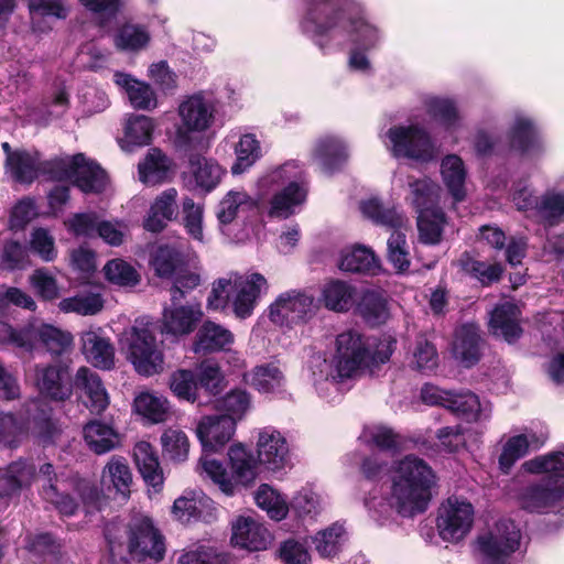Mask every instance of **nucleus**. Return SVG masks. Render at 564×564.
I'll use <instances>...</instances> for the list:
<instances>
[{
  "label": "nucleus",
  "instance_id": "f3484780",
  "mask_svg": "<svg viewBox=\"0 0 564 564\" xmlns=\"http://www.w3.org/2000/svg\"><path fill=\"white\" fill-rule=\"evenodd\" d=\"M33 383L39 393L53 401H64L72 395L67 368L57 365H36Z\"/></svg>",
  "mask_w": 564,
  "mask_h": 564
},
{
  "label": "nucleus",
  "instance_id": "6e6d98bb",
  "mask_svg": "<svg viewBox=\"0 0 564 564\" xmlns=\"http://www.w3.org/2000/svg\"><path fill=\"white\" fill-rule=\"evenodd\" d=\"M160 441L164 457L174 463H183L187 459L189 440L182 430L170 427L163 432Z\"/></svg>",
  "mask_w": 564,
  "mask_h": 564
},
{
  "label": "nucleus",
  "instance_id": "6e6552de",
  "mask_svg": "<svg viewBox=\"0 0 564 564\" xmlns=\"http://www.w3.org/2000/svg\"><path fill=\"white\" fill-rule=\"evenodd\" d=\"M361 213L375 224L392 229L387 242V258L398 272L410 268V252L406 242L409 220L397 207L384 206L379 199L370 198L361 203Z\"/></svg>",
  "mask_w": 564,
  "mask_h": 564
},
{
  "label": "nucleus",
  "instance_id": "2eb2a0df",
  "mask_svg": "<svg viewBox=\"0 0 564 564\" xmlns=\"http://www.w3.org/2000/svg\"><path fill=\"white\" fill-rule=\"evenodd\" d=\"M235 432V419L223 414L203 416L196 425V435L205 454L224 448Z\"/></svg>",
  "mask_w": 564,
  "mask_h": 564
},
{
  "label": "nucleus",
  "instance_id": "774afa93",
  "mask_svg": "<svg viewBox=\"0 0 564 564\" xmlns=\"http://www.w3.org/2000/svg\"><path fill=\"white\" fill-rule=\"evenodd\" d=\"M344 535V527L335 523L314 536L315 550L323 557H333L338 553Z\"/></svg>",
  "mask_w": 564,
  "mask_h": 564
},
{
  "label": "nucleus",
  "instance_id": "052dcab7",
  "mask_svg": "<svg viewBox=\"0 0 564 564\" xmlns=\"http://www.w3.org/2000/svg\"><path fill=\"white\" fill-rule=\"evenodd\" d=\"M106 279L118 286L133 288L140 282V274L129 262L122 259L109 260L104 267Z\"/></svg>",
  "mask_w": 564,
  "mask_h": 564
},
{
  "label": "nucleus",
  "instance_id": "9d476101",
  "mask_svg": "<svg viewBox=\"0 0 564 564\" xmlns=\"http://www.w3.org/2000/svg\"><path fill=\"white\" fill-rule=\"evenodd\" d=\"M521 532L514 521L501 519L478 534L475 554L481 564H510V556L519 549Z\"/></svg>",
  "mask_w": 564,
  "mask_h": 564
},
{
  "label": "nucleus",
  "instance_id": "423d86ee",
  "mask_svg": "<svg viewBox=\"0 0 564 564\" xmlns=\"http://www.w3.org/2000/svg\"><path fill=\"white\" fill-rule=\"evenodd\" d=\"M106 538L111 556L122 561H127L128 556L137 561H160L165 552L163 536L152 520L143 514L133 516L126 525H107Z\"/></svg>",
  "mask_w": 564,
  "mask_h": 564
},
{
  "label": "nucleus",
  "instance_id": "4d7b16f0",
  "mask_svg": "<svg viewBox=\"0 0 564 564\" xmlns=\"http://www.w3.org/2000/svg\"><path fill=\"white\" fill-rule=\"evenodd\" d=\"M191 166L196 185L206 192L214 189L220 182L223 169L216 162L196 156L191 160Z\"/></svg>",
  "mask_w": 564,
  "mask_h": 564
},
{
  "label": "nucleus",
  "instance_id": "72a5a7b5",
  "mask_svg": "<svg viewBox=\"0 0 564 564\" xmlns=\"http://www.w3.org/2000/svg\"><path fill=\"white\" fill-rule=\"evenodd\" d=\"M543 442H541L533 432L509 437L503 444L502 452L499 456L500 469L508 474L517 460L524 457L530 449L540 448Z\"/></svg>",
  "mask_w": 564,
  "mask_h": 564
},
{
  "label": "nucleus",
  "instance_id": "c9c22d12",
  "mask_svg": "<svg viewBox=\"0 0 564 564\" xmlns=\"http://www.w3.org/2000/svg\"><path fill=\"white\" fill-rule=\"evenodd\" d=\"M338 267L346 272L375 274L379 270V261L371 249L354 246L341 251Z\"/></svg>",
  "mask_w": 564,
  "mask_h": 564
},
{
  "label": "nucleus",
  "instance_id": "c85d7f7f",
  "mask_svg": "<svg viewBox=\"0 0 564 564\" xmlns=\"http://www.w3.org/2000/svg\"><path fill=\"white\" fill-rule=\"evenodd\" d=\"M35 467L26 460H17L0 469V497H13L31 486Z\"/></svg>",
  "mask_w": 564,
  "mask_h": 564
},
{
  "label": "nucleus",
  "instance_id": "e433bc0d",
  "mask_svg": "<svg viewBox=\"0 0 564 564\" xmlns=\"http://www.w3.org/2000/svg\"><path fill=\"white\" fill-rule=\"evenodd\" d=\"M101 485L107 489L113 488L123 498L129 496L132 474L123 457L113 456L110 458L102 469Z\"/></svg>",
  "mask_w": 564,
  "mask_h": 564
},
{
  "label": "nucleus",
  "instance_id": "864d4df0",
  "mask_svg": "<svg viewBox=\"0 0 564 564\" xmlns=\"http://www.w3.org/2000/svg\"><path fill=\"white\" fill-rule=\"evenodd\" d=\"M445 223V214L440 208L421 212L417 215L420 241L425 245L440 243Z\"/></svg>",
  "mask_w": 564,
  "mask_h": 564
},
{
  "label": "nucleus",
  "instance_id": "e2e57ef3",
  "mask_svg": "<svg viewBox=\"0 0 564 564\" xmlns=\"http://www.w3.org/2000/svg\"><path fill=\"white\" fill-rule=\"evenodd\" d=\"M357 310L370 325H380L388 318L386 300L376 292H366L358 303Z\"/></svg>",
  "mask_w": 564,
  "mask_h": 564
},
{
  "label": "nucleus",
  "instance_id": "c756f323",
  "mask_svg": "<svg viewBox=\"0 0 564 564\" xmlns=\"http://www.w3.org/2000/svg\"><path fill=\"white\" fill-rule=\"evenodd\" d=\"M83 354L96 368L110 370L115 366V348L109 338L97 330H87L82 335Z\"/></svg>",
  "mask_w": 564,
  "mask_h": 564
},
{
  "label": "nucleus",
  "instance_id": "dca6fc26",
  "mask_svg": "<svg viewBox=\"0 0 564 564\" xmlns=\"http://www.w3.org/2000/svg\"><path fill=\"white\" fill-rule=\"evenodd\" d=\"M518 501L529 512L543 513L561 506L564 501V482L542 480L521 489Z\"/></svg>",
  "mask_w": 564,
  "mask_h": 564
},
{
  "label": "nucleus",
  "instance_id": "39448f33",
  "mask_svg": "<svg viewBox=\"0 0 564 564\" xmlns=\"http://www.w3.org/2000/svg\"><path fill=\"white\" fill-rule=\"evenodd\" d=\"M391 481L392 498L395 499L399 514L412 517L426 510L435 475L424 459L406 455L394 462Z\"/></svg>",
  "mask_w": 564,
  "mask_h": 564
},
{
  "label": "nucleus",
  "instance_id": "79ce46f5",
  "mask_svg": "<svg viewBox=\"0 0 564 564\" xmlns=\"http://www.w3.org/2000/svg\"><path fill=\"white\" fill-rule=\"evenodd\" d=\"M245 379L261 393H274L284 384L283 372L275 364L257 366L246 373Z\"/></svg>",
  "mask_w": 564,
  "mask_h": 564
},
{
  "label": "nucleus",
  "instance_id": "20e7f679",
  "mask_svg": "<svg viewBox=\"0 0 564 564\" xmlns=\"http://www.w3.org/2000/svg\"><path fill=\"white\" fill-rule=\"evenodd\" d=\"M258 191L259 207L265 208L270 218L286 219L306 200L303 169L295 161L285 162L259 178Z\"/></svg>",
  "mask_w": 564,
  "mask_h": 564
},
{
  "label": "nucleus",
  "instance_id": "412c9836",
  "mask_svg": "<svg viewBox=\"0 0 564 564\" xmlns=\"http://www.w3.org/2000/svg\"><path fill=\"white\" fill-rule=\"evenodd\" d=\"M349 156L347 143L334 134L316 139L312 149V159L325 174L339 171Z\"/></svg>",
  "mask_w": 564,
  "mask_h": 564
},
{
  "label": "nucleus",
  "instance_id": "bb28decb",
  "mask_svg": "<svg viewBox=\"0 0 564 564\" xmlns=\"http://www.w3.org/2000/svg\"><path fill=\"white\" fill-rule=\"evenodd\" d=\"M520 310L511 302H503L491 312L489 327L495 336L508 343L516 341L522 334L519 325Z\"/></svg>",
  "mask_w": 564,
  "mask_h": 564
},
{
  "label": "nucleus",
  "instance_id": "7ed1b4c3",
  "mask_svg": "<svg viewBox=\"0 0 564 564\" xmlns=\"http://www.w3.org/2000/svg\"><path fill=\"white\" fill-rule=\"evenodd\" d=\"M395 340L384 338L379 341L375 351L370 352L364 337L356 330H347L337 336L334 365L322 355H314L310 361V370L314 384L329 383L357 376L365 369L372 371L375 367L389 361Z\"/></svg>",
  "mask_w": 564,
  "mask_h": 564
},
{
  "label": "nucleus",
  "instance_id": "13d9d810",
  "mask_svg": "<svg viewBox=\"0 0 564 564\" xmlns=\"http://www.w3.org/2000/svg\"><path fill=\"white\" fill-rule=\"evenodd\" d=\"M236 162L231 166L232 174H241L252 166L261 156L259 141L253 134H243L235 149Z\"/></svg>",
  "mask_w": 564,
  "mask_h": 564
},
{
  "label": "nucleus",
  "instance_id": "f8f14e48",
  "mask_svg": "<svg viewBox=\"0 0 564 564\" xmlns=\"http://www.w3.org/2000/svg\"><path fill=\"white\" fill-rule=\"evenodd\" d=\"M319 302L304 290H290L281 293L269 306L271 322L280 326L291 327L304 324L318 312Z\"/></svg>",
  "mask_w": 564,
  "mask_h": 564
},
{
  "label": "nucleus",
  "instance_id": "8fccbe9b",
  "mask_svg": "<svg viewBox=\"0 0 564 564\" xmlns=\"http://www.w3.org/2000/svg\"><path fill=\"white\" fill-rule=\"evenodd\" d=\"M535 214L547 226H555L564 221V194L555 189H547L536 202Z\"/></svg>",
  "mask_w": 564,
  "mask_h": 564
},
{
  "label": "nucleus",
  "instance_id": "a18cd8bd",
  "mask_svg": "<svg viewBox=\"0 0 564 564\" xmlns=\"http://www.w3.org/2000/svg\"><path fill=\"white\" fill-rule=\"evenodd\" d=\"M410 196L409 199L414 206L417 215L421 212L433 210L438 202L440 186L431 178L424 177L409 182Z\"/></svg>",
  "mask_w": 564,
  "mask_h": 564
},
{
  "label": "nucleus",
  "instance_id": "f03ea898",
  "mask_svg": "<svg viewBox=\"0 0 564 564\" xmlns=\"http://www.w3.org/2000/svg\"><path fill=\"white\" fill-rule=\"evenodd\" d=\"M6 170L15 182L23 184H30L40 175H45L51 180H72L84 193H99L106 186L105 171L82 153L42 161L37 151L20 149L10 156V164Z\"/></svg>",
  "mask_w": 564,
  "mask_h": 564
},
{
  "label": "nucleus",
  "instance_id": "5fc2aeb1",
  "mask_svg": "<svg viewBox=\"0 0 564 564\" xmlns=\"http://www.w3.org/2000/svg\"><path fill=\"white\" fill-rule=\"evenodd\" d=\"M154 128L155 123L152 118L133 115L126 122L123 142L133 147L147 145L152 140Z\"/></svg>",
  "mask_w": 564,
  "mask_h": 564
},
{
  "label": "nucleus",
  "instance_id": "393cba45",
  "mask_svg": "<svg viewBox=\"0 0 564 564\" xmlns=\"http://www.w3.org/2000/svg\"><path fill=\"white\" fill-rule=\"evenodd\" d=\"M177 191L173 187L163 191L155 197L143 219L147 231L160 232L169 221L173 220L177 210Z\"/></svg>",
  "mask_w": 564,
  "mask_h": 564
},
{
  "label": "nucleus",
  "instance_id": "4c0bfd02",
  "mask_svg": "<svg viewBox=\"0 0 564 564\" xmlns=\"http://www.w3.org/2000/svg\"><path fill=\"white\" fill-rule=\"evenodd\" d=\"M83 433L88 447L98 455L112 451L120 443L119 435L113 427L100 421L88 422L84 426Z\"/></svg>",
  "mask_w": 564,
  "mask_h": 564
},
{
  "label": "nucleus",
  "instance_id": "49530a36",
  "mask_svg": "<svg viewBox=\"0 0 564 564\" xmlns=\"http://www.w3.org/2000/svg\"><path fill=\"white\" fill-rule=\"evenodd\" d=\"M170 402L162 394L144 391L134 399L135 412L153 423L164 422L170 413Z\"/></svg>",
  "mask_w": 564,
  "mask_h": 564
},
{
  "label": "nucleus",
  "instance_id": "3c124183",
  "mask_svg": "<svg viewBox=\"0 0 564 564\" xmlns=\"http://www.w3.org/2000/svg\"><path fill=\"white\" fill-rule=\"evenodd\" d=\"M361 438L382 451L400 452L405 448V438L386 425H372L364 429Z\"/></svg>",
  "mask_w": 564,
  "mask_h": 564
},
{
  "label": "nucleus",
  "instance_id": "09e8293b",
  "mask_svg": "<svg viewBox=\"0 0 564 564\" xmlns=\"http://www.w3.org/2000/svg\"><path fill=\"white\" fill-rule=\"evenodd\" d=\"M256 205L254 200L243 191H230L219 202L217 219L221 227L231 224L240 212L249 210Z\"/></svg>",
  "mask_w": 564,
  "mask_h": 564
},
{
  "label": "nucleus",
  "instance_id": "b1692460",
  "mask_svg": "<svg viewBox=\"0 0 564 564\" xmlns=\"http://www.w3.org/2000/svg\"><path fill=\"white\" fill-rule=\"evenodd\" d=\"M511 147L524 155H538L544 145L534 122L524 115H517L510 129Z\"/></svg>",
  "mask_w": 564,
  "mask_h": 564
},
{
  "label": "nucleus",
  "instance_id": "c03bdc74",
  "mask_svg": "<svg viewBox=\"0 0 564 564\" xmlns=\"http://www.w3.org/2000/svg\"><path fill=\"white\" fill-rule=\"evenodd\" d=\"M138 167L140 181L147 185H154L166 178L171 160L160 149L153 148Z\"/></svg>",
  "mask_w": 564,
  "mask_h": 564
},
{
  "label": "nucleus",
  "instance_id": "1a4fd4ad",
  "mask_svg": "<svg viewBox=\"0 0 564 564\" xmlns=\"http://www.w3.org/2000/svg\"><path fill=\"white\" fill-rule=\"evenodd\" d=\"M228 457L231 467V476L227 473L223 464L207 455L199 460L203 473L226 496H234L239 485L248 486L257 476V460L251 452L243 445L235 444L230 446Z\"/></svg>",
  "mask_w": 564,
  "mask_h": 564
},
{
  "label": "nucleus",
  "instance_id": "a19ab883",
  "mask_svg": "<svg viewBox=\"0 0 564 564\" xmlns=\"http://www.w3.org/2000/svg\"><path fill=\"white\" fill-rule=\"evenodd\" d=\"M355 292L349 283L332 280L323 286L321 301L327 310L347 312L354 303Z\"/></svg>",
  "mask_w": 564,
  "mask_h": 564
},
{
  "label": "nucleus",
  "instance_id": "aec40b11",
  "mask_svg": "<svg viewBox=\"0 0 564 564\" xmlns=\"http://www.w3.org/2000/svg\"><path fill=\"white\" fill-rule=\"evenodd\" d=\"M182 127L189 132H203L209 129L215 119V106L203 94H194L178 106Z\"/></svg>",
  "mask_w": 564,
  "mask_h": 564
},
{
  "label": "nucleus",
  "instance_id": "2f4dec72",
  "mask_svg": "<svg viewBox=\"0 0 564 564\" xmlns=\"http://www.w3.org/2000/svg\"><path fill=\"white\" fill-rule=\"evenodd\" d=\"M29 332L30 348L28 350H32L37 343H41L51 354L62 355L73 340L69 333L48 324H31L29 325Z\"/></svg>",
  "mask_w": 564,
  "mask_h": 564
},
{
  "label": "nucleus",
  "instance_id": "5701e85b",
  "mask_svg": "<svg viewBox=\"0 0 564 564\" xmlns=\"http://www.w3.org/2000/svg\"><path fill=\"white\" fill-rule=\"evenodd\" d=\"M235 341L234 334L220 324L205 321L198 328L193 343L195 354H212L229 350Z\"/></svg>",
  "mask_w": 564,
  "mask_h": 564
},
{
  "label": "nucleus",
  "instance_id": "ea45409f",
  "mask_svg": "<svg viewBox=\"0 0 564 564\" xmlns=\"http://www.w3.org/2000/svg\"><path fill=\"white\" fill-rule=\"evenodd\" d=\"M524 470L531 474H546V481L564 482V452L554 451L523 463Z\"/></svg>",
  "mask_w": 564,
  "mask_h": 564
},
{
  "label": "nucleus",
  "instance_id": "473e14b6",
  "mask_svg": "<svg viewBox=\"0 0 564 564\" xmlns=\"http://www.w3.org/2000/svg\"><path fill=\"white\" fill-rule=\"evenodd\" d=\"M115 83L124 89L131 106L135 109L152 110L158 106V99L152 87L124 73L113 75Z\"/></svg>",
  "mask_w": 564,
  "mask_h": 564
},
{
  "label": "nucleus",
  "instance_id": "680f3d73",
  "mask_svg": "<svg viewBox=\"0 0 564 564\" xmlns=\"http://www.w3.org/2000/svg\"><path fill=\"white\" fill-rule=\"evenodd\" d=\"M254 499L258 507L265 510L271 519L280 521L286 517V501L269 485H261L256 491Z\"/></svg>",
  "mask_w": 564,
  "mask_h": 564
},
{
  "label": "nucleus",
  "instance_id": "7c9ffc66",
  "mask_svg": "<svg viewBox=\"0 0 564 564\" xmlns=\"http://www.w3.org/2000/svg\"><path fill=\"white\" fill-rule=\"evenodd\" d=\"M479 328L474 324L460 326L453 341V355L464 367L469 368L480 359Z\"/></svg>",
  "mask_w": 564,
  "mask_h": 564
},
{
  "label": "nucleus",
  "instance_id": "f704fd0d",
  "mask_svg": "<svg viewBox=\"0 0 564 564\" xmlns=\"http://www.w3.org/2000/svg\"><path fill=\"white\" fill-rule=\"evenodd\" d=\"M135 465L144 481L153 488H161L164 481L155 449L148 442H139L133 448Z\"/></svg>",
  "mask_w": 564,
  "mask_h": 564
},
{
  "label": "nucleus",
  "instance_id": "4468645a",
  "mask_svg": "<svg viewBox=\"0 0 564 564\" xmlns=\"http://www.w3.org/2000/svg\"><path fill=\"white\" fill-rule=\"evenodd\" d=\"M232 285V312L237 318L246 319L253 314L262 291H267V280L260 273L234 274Z\"/></svg>",
  "mask_w": 564,
  "mask_h": 564
},
{
  "label": "nucleus",
  "instance_id": "338daca9",
  "mask_svg": "<svg viewBox=\"0 0 564 564\" xmlns=\"http://www.w3.org/2000/svg\"><path fill=\"white\" fill-rule=\"evenodd\" d=\"M459 262L464 271L479 280L484 285L499 281L502 274V267L499 263L478 261L468 254H464Z\"/></svg>",
  "mask_w": 564,
  "mask_h": 564
},
{
  "label": "nucleus",
  "instance_id": "4be33fe9",
  "mask_svg": "<svg viewBox=\"0 0 564 564\" xmlns=\"http://www.w3.org/2000/svg\"><path fill=\"white\" fill-rule=\"evenodd\" d=\"M35 478L42 482L41 496L52 503L55 509L64 516H72L77 509L76 501L62 491L59 480L51 463H44L40 466Z\"/></svg>",
  "mask_w": 564,
  "mask_h": 564
},
{
  "label": "nucleus",
  "instance_id": "f257e3e1",
  "mask_svg": "<svg viewBox=\"0 0 564 564\" xmlns=\"http://www.w3.org/2000/svg\"><path fill=\"white\" fill-rule=\"evenodd\" d=\"M346 0H305L301 29L315 43L324 47L330 42L347 41L362 50L377 45L380 35L376 26L362 17H347L341 10Z\"/></svg>",
  "mask_w": 564,
  "mask_h": 564
},
{
  "label": "nucleus",
  "instance_id": "69168bd1",
  "mask_svg": "<svg viewBox=\"0 0 564 564\" xmlns=\"http://www.w3.org/2000/svg\"><path fill=\"white\" fill-rule=\"evenodd\" d=\"M203 206L192 198L185 197L182 202V224L187 235L199 242H204Z\"/></svg>",
  "mask_w": 564,
  "mask_h": 564
},
{
  "label": "nucleus",
  "instance_id": "cd10ccee",
  "mask_svg": "<svg viewBox=\"0 0 564 564\" xmlns=\"http://www.w3.org/2000/svg\"><path fill=\"white\" fill-rule=\"evenodd\" d=\"M268 530L250 517H239L232 523L231 541L250 551L263 550L269 543Z\"/></svg>",
  "mask_w": 564,
  "mask_h": 564
},
{
  "label": "nucleus",
  "instance_id": "a878e982",
  "mask_svg": "<svg viewBox=\"0 0 564 564\" xmlns=\"http://www.w3.org/2000/svg\"><path fill=\"white\" fill-rule=\"evenodd\" d=\"M74 384L84 391L87 398V406L91 413L100 414L109 405V395L97 372L87 367H80L76 375Z\"/></svg>",
  "mask_w": 564,
  "mask_h": 564
},
{
  "label": "nucleus",
  "instance_id": "0e129e2a",
  "mask_svg": "<svg viewBox=\"0 0 564 564\" xmlns=\"http://www.w3.org/2000/svg\"><path fill=\"white\" fill-rule=\"evenodd\" d=\"M58 307L64 313H76L83 316L95 315L102 310L104 301L99 294H82L62 300Z\"/></svg>",
  "mask_w": 564,
  "mask_h": 564
},
{
  "label": "nucleus",
  "instance_id": "a211bd4d",
  "mask_svg": "<svg viewBox=\"0 0 564 564\" xmlns=\"http://www.w3.org/2000/svg\"><path fill=\"white\" fill-rule=\"evenodd\" d=\"M257 453L259 462L271 470L284 468L290 463V448L285 436L272 426L258 433Z\"/></svg>",
  "mask_w": 564,
  "mask_h": 564
},
{
  "label": "nucleus",
  "instance_id": "37998d69",
  "mask_svg": "<svg viewBox=\"0 0 564 564\" xmlns=\"http://www.w3.org/2000/svg\"><path fill=\"white\" fill-rule=\"evenodd\" d=\"M447 409L475 422L488 419L490 411L488 404H481L479 398L470 391L453 392Z\"/></svg>",
  "mask_w": 564,
  "mask_h": 564
},
{
  "label": "nucleus",
  "instance_id": "bf43d9fd",
  "mask_svg": "<svg viewBox=\"0 0 564 564\" xmlns=\"http://www.w3.org/2000/svg\"><path fill=\"white\" fill-rule=\"evenodd\" d=\"M183 264L182 254L169 246L159 247L151 260L155 274L163 279H172Z\"/></svg>",
  "mask_w": 564,
  "mask_h": 564
},
{
  "label": "nucleus",
  "instance_id": "0eeeda50",
  "mask_svg": "<svg viewBox=\"0 0 564 564\" xmlns=\"http://www.w3.org/2000/svg\"><path fill=\"white\" fill-rule=\"evenodd\" d=\"M118 343L121 352L139 375L150 377L163 371L164 356L159 348L153 323L137 319L132 326L123 329Z\"/></svg>",
  "mask_w": 564,
  "mask_h": 564
},
{
  "label": "nucleus",
  "instance_id": "9b49d317",
  "mask_svg": "<svg viewBox=\"0 0 564 564\" xmlns=\"http://www.w3.org/2000/svg\"><path fill=\"white\" fill-rule=\"evenodd\" d=\"M386 137L387 148L395 158L427 162L437 154L430 134L417 124L393 126L387 131Z\"/></svg>",
  "mask_w": 564,
  "mask_h": 564
},
{
  "label": "nucleus",
  "instance_id": "ddd939ff",
  "mask_svg": "<svg viewBox=\"0 0 564 564\" xmlns=\"http://www.w3.org/2000/svg\"><path fill=\"white\" fill-rule=\"evenodd\" d=\"M474 522V508L466 500L451 497L444 502L437 517V529L443 540L457 542L470 531Z\"/></svg>",
  "mask_w": 564,
  "mask_h": 564
},
{
  "label": "nucleus",
  "instance_id": "58836bf2",
  "mask_svg": "<svg viewBox=\"0 0 564 564\" xmlns=\"http://www.w3.org/2000/svg\"><path fill=\"white\" fill-rule=\"evenodd\" d=\"M441 174L454 200H463L466 195V170L462 159L455 154L445 156L441 163Z\"/></svg>",
  "mask_w": 564,
  "mask_h": 564
},
{
  "label": "nucleus",
  "instance_id": "603ef678",
  "mask_svg": "<svg viewBox=\"0 0 564 564\" xmlns=\"http://www.w3.org/2000/svg\"><path fill=\"white\" fill-rule=\"evenodd\" d=\"M169 387L177 399L200 404L198 381L193 370L177 369L172 372L169 378Z\"/></svg>",
  "mask_w": 564,
  "mask_h": 564
},
{
  "label": "nucleus",
  "instance_id": "de8ad7c7",
  "mask_svg": "<svg viewBox=\"0 0 564 564\" xmlns=\"http://www.w3.org/2000/svg\"><path fill=\"white\" fill-rule=\"evenodd\" d=\"M426 112L446 130H455L460 126V115L452 99L431 96L425 99Z\"/></svg>",
  "mask_w": 564,
  "mask_h": 564
},
{
  "label": "nucleus",
  "instance_id": "6ab92c4d",
  "mask_svg": "<svg viewBox=\"0 0 564 564\" xmlns=\"http://www.w3.org/2000/svg\"><path fill=\"white\" fill-rule=\"evenodd\" d=\"M203 317L199 304H181L172 302L163 311L161 332L175 337L193 333Z\"/></svg>",
  "mask_w": 564,
  "mask_h": 564
}]
</instances>
